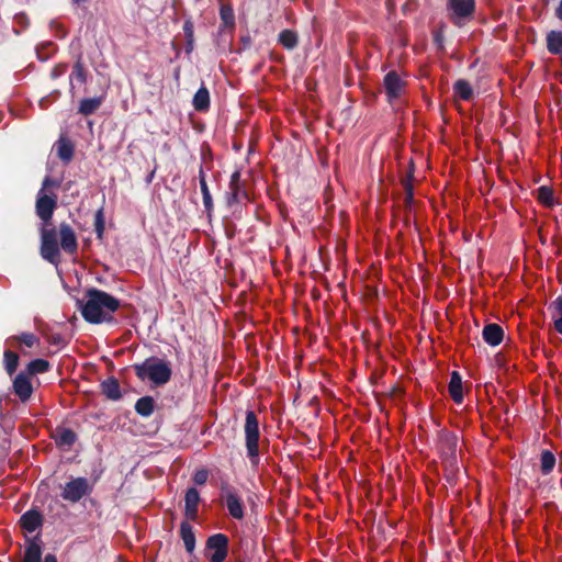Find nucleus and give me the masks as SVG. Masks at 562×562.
Masks as SVG:
<instances>
[{
    "label": "nucleus",
    "mask_w": 562,
    "mask_h": 562,
    "mask_svg": "<svg viewBox=\"0 0 562 562\" xmlns=\"http://www.w3.org/2000/svg\"><path fill=\"white\" fill-rule=\"evenodd\" d=\"M57 207V195L47 194L40 190L35 202V213L42 221L40 228L41 257L47 262L58 266L61 251L74 256L78 251V237L75 229L67 222H61L57 227L52 226V218Z\"/></svg>",
    "instance_id": "f257e3e1"
},
{
    "label": "nucleus",
    "mask_w": 562,
    "mask_h": 562,
    "mask_svg": "<svg viewBox=\"0 0 562 562\" xmlns=\"http://www.w3.org/2000/svg\"><path fill=\"white\" fill-rule=\"evenodd\" d=\"M85 297L86 302L81 305V315L90 324L112 322L113 316L111 314L121 306L120 300L95 288L88 289Z\"/></svg>",
    "instance_id": "f03ea898"
},
{
    "label": "nucleus",
    "mask_w": 562,
    "mask_h": 562,
    "mask_svg": "<svg viewBox=\"0 0 562 562\" xmlns=\"http://www.w3.org/2000/svg\"><path fill=\"white\" fill-rule=\"evenodd\" d=\"M133 369L139 380L148 379L156 385L166 384L172 374L169 363L156 357H149L142 363H135Z\"/></svg>",
    "instance_id": "7ed1b4c3"
},
{
    "label": "nucleus",
    "mask_w": 562,
    "mask_h": 562,
    "mask_svg": "<svg viewBox=\"0 0 562 562\" xmlns=\"http://www.w3.org/2000/svg\"><path fill=\"white\" fill-rule=\"evenodd\" d=\"M95 481L97 479L91 482L83 476L71 477L70 481L60 486V497L66 502L76 504L93 492Z\"/></svg>",
    "instance_id": "20e7f679"
},
{
    "label": "nucleus",
    "mask_w": 562,
    "mask_h": 562,
    "mask_svg": "<svg viewBox=\"0 0 562 562\" xmlns=\"http://www.w3.org/2000/svg\"><path fill=\"white\" fill-rule=\"evenodd\" d=\"M245 437L247 454L251 462L255 464L259 460V423L257 415L254 411L246 412L245 419Z\"/></svg>",
    "instance_id": "39448f33"
},
{
    "label": "nucleus",
    "mask_w": 562,
    "mask_h": 562,
    "mask_svg": "<svg viewBox=\"0 0 562 562\" xmlns=\"http://www.w3.org/2000/svg\"><path fill=\"white\" fill-rule=\"evenodd\" d=\"M412 177L413 172L412 170L408 171L407 177L402 180V184L404 188L405 196H404V210H405V222L406 225H409L411 223L414 225L418 239L422 243V232L419 229L418 223H417V214L414 209V187L412 183Z\"/></svg>",
    "instance_id": "423d86ee"
},
{
    "label": "nucleus",
    "mask_w": 562,
    "mask_h": 562,
    "mask_svg": "<svg viewBox=\"0 0 562 562\" xmlns=\"http://www.w3.org/2000/svg\"><path fill=\"white\" fill-rule=\"evenodd\" d=\"M221 499L234 519L241 520L245 517L244 503L236 488L228 483L221 484Z\"/></svg>",
    "instance_id": "0eeeda50"
},
{
    "label": "nucleus",
    "mask_w": 562,
    "mask_h": 562,
    "mask_svg": "<svg viewBox=\"0 0 562 562\" xmlns=\"http://www.w3.org/2000/svg\"><path fill=\"white\" fill-rule=\"evenodd\" d=\"M229 539L224 533H215L207 538L205 550L213 551L209 555L210 562H224L228 554Z\"/></svg>",
    "instance_id": "6e6552de"
},
{
    "label": "nucleus",
    "mask_w": 562,
    "mask_h": 562,
    "mask_svg": "<svg viewBox=\"0 0 562 562\" xmlns=\"http://www.w3.org/2000/svg\"><path fill=\"white\" fill-rule=\"evenodd\" d=\"M12 390L22 403H26L34 392L31 376L23 371L19 372L12 381Z\"/></svg>",
    "instance_id": "1a4fd4ad"
},
{
    "label": "nucleus",
    "mask_w": 562,
    "mask_h": 562,
    "mask_svg": "<svg viewBox=\"0 0 562 562\" xmlns=\"http://www.w3.org/2000/svg\"><path fill=\"white\" fill-rule=\"evenodd\" d=\"M241 173L239 170H235L229 179L228 191L226 192V203L228 206L240 201V195L247 198V192L241 188L240 184Z\"/></svg>",
    "instance_id": "9d476101"
},
{
    "label": "nucleus",
    "mask_w": 562,
    "mask_h": 562,
    "mask_svg": "<svg viewBox=\"0 0 562 562\" xmlns=\"http://www.w3.org/2000/svg\"><path fill=\"white\" fill-rule=\"evenodd\" d=\"M200 502L199 491L195 487H189L184 496V515L188 520H196Z\"/></svg>",
    "instance_id": "9b49d317"
},
{
    "label": "nucleus",
    "mask_w": 562,
    "mask_h": 562,
    "mask_svg": "<svg viewBox=\"0 0 562 562\" xmlns=\"http://www.w3.org/2000/svg\"><path fill=\"white\" fill-rule=\"evenodd\" d=\"M383 85L389 100L400 97L403 81L396 71L387 72L383 79Z\"/></svg>",
    "instance_id": "f8f14e48"
},
{
    "label": "nucleus",
    "mask_w": 562,
    "mask_h": 562,
    "mask_svg": "<svg viewBox=\"0 0 562 562\" xmlns=\"http://www.w3.org/2000/svg\"><path fill=\"white\" fill-rule=\"evenodd\" d=\"M43 524V516L36 509L25 512L20 518L21 527L27 532H33Z\"/></svg>",
    "instance_id": "ddd939ff"
},
{
    "label": "nucleus",
    "mask_w": 562,
    "mask_h": 562,
    "mask_svg": "<svg viewBox=\"0 0 562 562\" xmlns=\"http://www.w3.org/2000/svg\"><path fill=\"white\" fill-rule=\"evenodd\" d=\"M101 393L110 401H119L122 398L120 382L116 378L110 376L101 382Z\"/></svg>",
    "instance_id": "4468645a"
},
{
    "label": "nucleus",
    "mask_w": 562,
    "mask_h": 562,
    "mask_svg": "<svg viewBox=\"0 0 562 562\" xmlns=\"http://www.w3.org/2000/svg\"><path fill=\"white\" fill-rule=\"evenodd\" d=\"M74 79L78 80L80 83H86L87 79H88V72L85 67L83 59H82L81 55L77 56V59L72 66V71L69 76V81H70L69 92L71 93V95L75 94V91H74L75 86L72 83Z\"/></svg>",
    "instance_id": "2eb2a0df"
},
{
    "label": "nucleus",
    "mask_w": 562,
    "mask_h": 562,
    "mask_svg": "<svg viewBox=\"0 0 562 562\" xmlns=\"http://www.w3.org/2000/svg\"><path fill=\"white\" fill-rule=\"evenodd\" d=\"M56 153L58 158L65 164H69L74 158L75 146L67 137H59L56 142Z\"/></svg>",
    "instance_id": "dca6fc26"
},
{
    "label": "nucleus",
    "mask_w": 562,
    "mask_h": 562,
    "mask_svg": "<svg viewBox=\"0 0 562 562\" xmlns=\"http://www.w3.org/2000/svg\"><path fill=\"white\" fill-rule=\"evenodd\" d=\"M199 183H200V189H201V193H202V198H203V205H204L205 212H206L207 216H211V214L213 212V199H212L211 192L209 190V186L206 182V175H205V171H204L202 165L200 166V169H199Z\"/></svg>",
    "instance_id": "f3484780"
},
{
    "label": "nucleus",
    "mask_w": 562,
    "mask_h": 562,
    "mask_svg": "<svg viewBox=\"0 0 562 562\" xmlns=\"http://www.w3.org/2000/svg\"><path fill=\"white\" fill-rule=\"evenodd\" d=\"M104 101L103 95L94 97V98H85L80 101L78 113L83 116H89L94 114L99 108L102 105Z\"/></svg>",
    "instance_id": "a211bd4d"
},
{
    "label": "nucleus",
    "mask_w": 562,
    "mask_h": 562,
    "mask_svg": "<svg viewBox=\"0 0 562 562\" xmlns=\"http://www.w3.org/2000/svg\"><path fill=\"white\" fill-rule=\"evenodd\" d=\"M483 338L491 346H497L502 342L504 330L497 324H488L483 328Z\"/></svg>",
    "instance_id": "6ab92c4d"
},
{
    "label": "nucleus",
    "mask_w": 562,
    "mask_h": 562,
    "mask_svg": "<svg viewBox=\"0 0 562 562\" xmlns=\"http://www.w3.org/2000/svg\"><path fill=\"white\" fill-rule=\"evenodd\" d=\"M54 439L58 447L70 448L77 441L78 437L70 428H57Z\"/></svg>",
    "instance_id": "aec40b11"
},
{
    "label": "nucleus",
    "mask_w": 562,
    "mask_h": 562,
    "mask_svg": "<svg viewBox=\"0 0 562 562\" xmlns=\"http://www.w3.org/2000/svg\"><path fill=\"white\" fill-rule=\"evenodd\" d=\"M548 308L553 323V328L557 333L562 335V296L552 301Z\"/></svg>",
    "instance_id": "412c9836"
},
{
    "label": "nucleus",
    "mask_w": 562,
    "mask_h": 562,
    "mask_svg": "<svg viewBox=\"0 0 562 562\" xmlns=\"http://www.w3.org/2000/svg\"><path fill=\"white\" fill-rule=\"evenodd\" d=\"M453 14L458 18H468L474 11V0H450Z\"/></svg>",
    "instance_id": "4be33fe9"
},
{
    "label": "nucleus",
    "mask_w": 562,
    "mask_h": 562,
    "mask_svg": "<svg viewBox=\"0 0 562 562\" xmlns=\"http://www.w3.org/2000/svg\"><path fill=\"white\" fill-rule=\"evenodd\" d=\"M37 537L29 539L24 551L22 562H41L42 561V547L37 541Z\"/></svg>",
    "instance_id": "5701e85b"
},
{
    "label": "nucleus",
    "mask_w": 562,
    "mask_h": 562,
    "mask_svg": "<svg viewBox=\"0 0 562 562\" xmlns=\"http://www.w3.org/2000/svg\"><path fill=\"white\" fill-rule=\"evenodd\" d=\"M192 104L199 112H205L210 109V92L204 85L193 95Z\"/></svg>",
    "instance_id": "b1692460"
},
{
    "label": "nucleus",
    "mask_w": 562,
    "mask_h": 562,
    "mask_svg": "<svg viewBox=\"0 0 562 562\" xmlns=\"http://www.w3.org/2000/svg\"><path fill=\"white\" fill-rule=\"evenodd\" d=\"M180 537L184 543L186 550L192 553L195 549V535L192 526L188 521H182L180 525Z\"/></svg>",
    "instance_id": "393cba45"
},
{
    "label": "nucleus",
    "mask_w": 562,
    "mask_h": 562,
    "mask_svg": "<svg viewBox=\"0 0 562 562\" xmlns=\"http://www.w3.org/2000/svg\"><path fill=\"white\" fill-rule=\"evenodd\" d=\"M278 43L282 45L285 49L292 50L299 44L297 33L292 30H283L278 35Z\"/></svg>",
    "instance_id": "a878e982"
},
{
    "label": "nucleus",
    "mask_w": 562,
    "mask_h": 562,
    "mask_svg": "<svg viewBox=\"0 0 562 562\" xmlns=\"http://www.w3.org/2000/svg\"><path fill=\"white\" fill-rule=\"evenodd\" d=\"M49 361L45 359H34L30 361L26 366V369L23 370L24 373H27L29 376L36 375L40 373H46L50 370Z\"/></svg>",
    "instance_id": "bb28decb"
},
{
    "label": "nucleus",
    "mask_w": 562,
    "mask_h": 562,
    "mask_svg": "<svg viewBox=\"0 0 562 562\" xmlns=\"http://www.w3.org/2000/svg\"><path fill=\"white\" fill-rule=\"evenodd\" d=\"M155 401L151 396H143L135 403V411L142 417H149L154 413Z\"/></svg>",
    "instance_id": "cd10ccee"
},
{
    "label": "nucleus",
    "mask_w": 562,
    "mask_h": 562,
    "mask_svg": "<svg viewBox=\"0 0 562 562\" xmlns=\"http://www.w3.org/2000/svg\"><path fill=\"white\" fill-rule=\"evenodd\" d=\"M449 392L454 402L461 403L463 400L462 393V381L461 376L458 372H452L450 383H449Z\"/></svg>",
    "instance_id": "c85d7f7f"
},
{
    "label": "nucleus",
    "mask_w": 562,
    "mask_h": 562,
    "mask_svg": "<svg viewBox=\"0 0 562 562\" xmlns=\"http://www.w3.org/2000/svg\"><path fill=\"white\" fill-rule=\"evenodd\" d=\"M19 355L10 349L3 352V367L5 372L11 376L19 367Z\"/></svg>",
    "instance_id": "c756f323"
},
{
    "label": "nucleus",
    "mask_w": 562,
    "mask_h": 562,
    "mask_svg": "<svg viewBox=\"0 0 562 562\" xmlns=\"http://www.w3.org/2000/svg\"><path fill=\"white\" fill-rule=\"evenodd\" d=\"M183 33L186 37V53L190 54L194 48V25L191 19L184 21Z\"/></svg>",
    "instance_id": "7c9ffc66"
},
{
    "label": "nucleus",
    "mask_w": 562,
    "mask_h": 562,
    "mask_svg": "<svg viewBox=\"0 0 562 562\" xmlns=\"http://www.w3.org/2000/svg\"><path fill=\"white\" fill-rule=\"evenodd\" d=\"M454 91L463 100H470L473 97L471 85L463 79H460L454 83Z\"/></svg>",
    "instance_id": "2f4dec72"
},
{
    "label": "nucleus",
    "mask_w": 562,
    "mask_h": 562,
    "mask_svg": "<svg viewBox=\"0 0 562 562\" xmlns=\"http://www.w3.org/2000/svg\"><path fill=\"white\" fill-rule=\"evenodd\" d=\"M105 229V220L103 209H99L94 214V232L97 238L102 240Z\"/></svg>",
    "instance_id": "473e14b6"
},
{
    "label": "nucleus",
    "mask_w": 562,
    "mask_h": 562,
    "mask_svg": "<svg viewBox=\"0 0 562 562\" xmlns=\"http://www.w3.org/2000/svg\"><path fill=\"white\" fill-rule=\"evenodd\" d=\"M11 339L19 341L29 348H32L38 342V338L32 333H22L21 335L11 337Z\"/></svg>",
    "instance_id": "72a5a7b5"
},
{
    "label": "nucleus",
    "mask_w": 562,
    "mask_h": 562,
    "mask_svg": "<svg viewBox=\"0 0 562 562\" xmlns=\"http://www.w3.org/2000/svg\"><path fill=\"white\" fill-rule=\"evenodd\" d=\"M555 464V458L550 451H543L541 454V470L543 473H549Z\"/></svg>",
    "instance_id": "f704fd0d"
},
{
    "label": "nucleus",
    "mask_w": 562,
    "mask_h": 562,
    "mask_svg": "<svg viewBox=\"0 0 562 562\" xmlns=\"http://www.w3.org/2000/svg\"><path fill=\"white\" fill-rule=\"evenodd\" d=\"M538 199L547 206L553 205V191L549 187H540L538 189Z\"/></svg>",
    "instance_id": "c9c22d12"
},
{
    "label": "nucleus",
    "mask_w": 562,
    "mask_h": 562,
    "mask_svg": "<svg viewBox=\"0 0 562 562\" xmlns=\"http://www.w3.org/2000/svg\"><path fill=\"white\" fill-rule=\"evenodd\" d=\"M220 15L223 23L226 26H234L235 24V15L234 11L229 5H222L220 10Z\"/></svg>",
    "instance_id": "e433bc0d"
},
{
    "label": "nucleus",
    "mask_w": 562,
    "mask_h": 562,
    "mask_svg": "<svg viewBox=\"0 0 562 562\" xmlns=\"http://www.w3.org/2000/svg\"><path fill=\"white\" fill-rule=\"evenodd\" d=\"M209 471L206 469H199L194 472L192 480L196 485H204L209 479Z\"/></svg>",
    "instance_id": "4c0bfd02"
},
{
    "label": "nucleus",
    "mask_w": 562,
    "mask_h": 562,
    "mask_svg": "<svg viewBox=\"0 0 562 562\" xmlns=\"http://www.w3.org/2000/svg\"><path fill=\"white\" fill-rule=\"evenodd\" d=\"M46 339L50 345H55L58 347H64L66 345L65 338L60 334H57V333L47 335Z\"/></svg>",
    "instance_id": "58836bf2"
},
{
    "label": "nucleus",
    "mask_w": 562,
    "mask_h": 562,
    "mask_svg": "<svg viewBox=\"0 0 562 562\" xmlns=\"http://www.w3.org/2000/svg\"><path fill=\"white\" fill-rule=\"evenodd\" d=\"M59 187H60L59 180L46 176L42 182L41 190H43V192H45V190L48 188H59Z\"/></svg>",
    "instance_id": "ea45409f"
},
{
    "label": "nucleus",
    "mask_w": 562,
    "mask_h": 562,
    "mask_svg": "<svg viewBox=\"0 0 562 562\" xmlns=\"http://www.w3.org/2000/svg\"><path fill=\"white\" fill-rule=\"evenodd\" d=\"M66 71H67V65L58 64L52 69L50 76L53 79H56V78L63 76Z\"/></svg>",
    "instance_id": "a19ab883"
},
{
    "label": "nucleus",
    "mask_w": 562,
    "mask_h": 562,
    "mask_svg": "<svg viewBox=\"0 0 562 562\" xmlns=\"http://www.w3.org/2000/svg\"><path fill=\"white\" fill-rule=\"evenodd\" d=\"M442 25L439 29L434 31V41L439 49L442 48L443 35H442Z\"/></svg>",
    "instance_id": "79ce46f5"
},
{
    "label": "nucleus",
    "mask_w": 562,
    "mask_h": 562,
    "mask_svg": "<svg viewBox=\"0 0 562 562\" xmlns=\"http://www.w3.org/2000/svg\"><path fill=\"white\" fill-rule=\"evenodd\" d=\"M43 562H57V558L55 554L47 553Z\"/></svg>",
    "instance_id": "37998d69"
},
{
    "label": "nucleus",
    "mask_w": 562,
    "mask_h": 562,
    "mask_svg": "<svg viewBox=\"0 0 562 562\" xmlns=\"http://www.w3.org/2000/svg\"><path fill=\"white\" fill-rule=\"evenodd\" d=\"M555 15L558 19L562 20V0L560 1V4L555 10Z\"/></svg>",
    "instance_id": "c03bdc74"
}]
</instances>
